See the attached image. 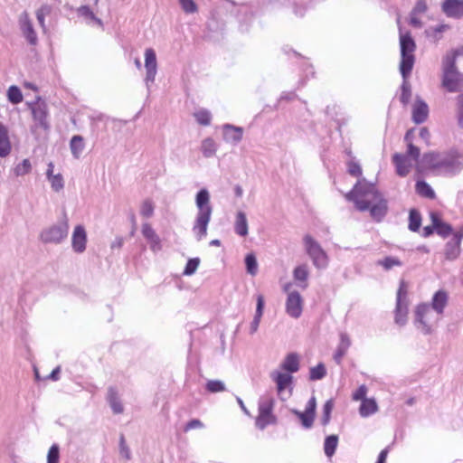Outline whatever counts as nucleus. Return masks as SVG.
<instances>
[{
    "label": "nucleus",
    "mask_w": 463,
    "mask_h": 463,
    "mask_svg": "<svg viewBox=\"0 0 463 463\" xmlns=\"http://www.w3.org/2000/svg\"><path fill=\"white\" fill-rule=\"evenodd\" d=\"M435 231L438 235H439L442 238H447L449 235L453 236V227L449 222H446L444 221L439 222L437 226H435Z\"/></svg>",
    "instance_id": "42"
},
{
    "label": "nucleus",
    "mask_w": 463,
    "mask_h": 463,
    "mask_svg": "<svg viewBox=\"0 0 463 463\" xmlns=\"http://www.w3.org/2000/svg\"><path fill=\"white\" fill-rule=\"evenodd\" d=\"M200 261H201L200 258H198V257L189 259L185 264L184 269L183 275H184V276L194 275L200 265Z\"/></svg>",
    "instance_id": "45"
},
{
    "label": "nucleus",
    "mask_w": 463,
    "mask_h": 463,
    "mask_svg": "<svg viewBox=\"0 0 463 463\" xmlns=\"http://www.w3.org/2000/svg\"><path fill=\"white\" fill-rule=\"evenodd\" d=\"M179 3L186 14H193L197 11V5L194 0H179Z\"/></svg>",
    "instance_id": "56"
},
{
    "label": "nucleus",
    "mask_w": 463,
    "mask_h": 463,
    "mask_svg": "<svg viewBox=\"0 0 463 463\" xmlns=\"http://www.w3.org/2000/svg\"><path fill=\"white\" fill-rule=\"evenodd\" d=\"M448 301V293L443 289H439L434 293L430 304H419L415 309V326L424 335H430L432 333V325L430 324V317L431 309L440 316L443 314Z\"/></svg>",
    "instance_id": "1"
},
{
    "label": "nucleus",
    "mask_w": 463,
    "mask_h": 463,
    "mask_svg": "<svg viewBox=\"0 0 463 463\" xmlns=\"http://www.w3.org/2000/svg\"><path fill=\"white\" fill-rule=\"evenodd\" d=\"M243 128L226 123L222 126L223 140L233 146H237L243 137Z\"/></svg>",
    "instance_id": "18"
},
{
    "label": "nucleus",
    "mask_w": 463,
    "mask_h": 463,
    "mask_svg": "<svg viewBox=\"0 0 463 463\" xmlns=\"http://www.w3.org/2000/svg\"><path fill=\"white\" fill-rule=\"evenodd\" d=\"M78 14L86 19H90L96 22L98 24L102 25V21L95 15L89 5H81L78 9Z\"/></svg>",
    "instance_id": "46"
},
{
    "label": "nucleus",
    "mask_w": 463,
    "mask_h": 463,
    "mask_svg": "<svg viewBox=\"0 0 463 463\" xmlns=\"http://www.w3.org/2000/svg\"><path fill=\"white\" fill-rule=\"evenodd\" d=\"M463 240V228L456 231L449 241H448L443 249L444 259L447 261L456 260L461 253V241Z\"/></svg>",
    "instance_id": "14"
},
{
    "label": "nucleus",
    "mask_w": 463,
    "mask_h": 463,
    "mask_svg": "<svg viewBox=\"0 0 463 463\" xmlns=\"http://www.w3.org/2000/svg\"><path fill=\"white\" fill-rule=\"evenodd\" d=\"M366 393H367V387L364 384L360 385L353 393V396H352L353 400L361 401V402H362L364 399H367Z\"/></svg>",
    "instance_id": "58"
},
{
    "label": "nucleus",
    "mask_w": 463,
    "mask_h": 463,
    "mask_svg": "<svg viewBox=\"0 0 463 463\" xmlns=\"http://www.w3.org/2000/svg\"><path fill=\"white\" fill-rule=\"evenodd\" d=\"M326 375V368L323 363H318L316 366L309 369V380L319 381Z\"/></svg>",
    "instance_id": "38"
},
{
    "label": "nucleus",
    "mask_w": 463,
    "mask_h": 463,
    "mask_svg": "<svg viewBox=\"0 0 463 463\" xmlns=\"http://www.w3.org/2000/svg\"><path fill=\"white\" fill-rule=\"evenodd\" d=\"M441 10L447 17L460 19L463 17V0H444Z\"/></svg>",
    "instance_id": "19"
},
{
    "label": "nucleus",
    "mask_w": 463,
    "mask_h": 463,
    "mask_svg": "<svg viewBox=\"0 0 463 463\" xmlns=\"http://www.w3.org/2000/svg\"><path fill=\"white\" fill-rule=\"evenodd\" d=\"M420 137L425 141L427 146L430 145V133L426 127H422L419 133Z\"/></svg>",
    "instance_id": "61"
},
{
    "label": "nucleus",
    "mask_w": 463,
    "mask_h": 463,
    "mask_svg": "<svg viewBox=\"0 0 463 463\" xmlns=\"http://www.w3.org/2000/svg\"><path fill=\"white\" fill-rule=\"evenodd\" d=\"M85 147L84 138L80 135H75L70 141V149L74 158L79 159Z\"/></svg>",
    "instance_id": "31"
},
{
    "label": "nucleus",
    "mask_w": 463,
    "mask_h": 463,
    "mask_svg": "<svg viewBox=\"0 0 463 463\" xmlns=\"http://www.w3.org/2000/svg\"><path fill=\"white\" fill-rule=\"evenodd\" d=\"M48 181L51 183V187L54 192L58 193L64 187V180L61 174L55 175Z\"/></svg>",
    "instance_id": "51"
},
{
    "label": "nucleus",
    "mask_w": 463,
    "mask_h": 463,
    "mask_svg": "<svg viewBox=\"0 0 463 463\" xmlns=\"http://www.w3.org/2000/svg\"><path fill=\"white\" fill-rule=\"evenodd\" d=\"M305 250L311 259L313 265L318 269H324L328 266V256L321 245L309 234L303 238Z\"/></svg>",
    "instance_id": "6"
},
{
    "label": "nucleus",
    "mask_w": 463,
    "mask_h": 463,
    "mask_svg": "<svg viewBox=\"0 0 463 463\" xmlns=\"http://www.w3.org/2000/svg\"><path fill=\"white\" fill-rule=\"evenodd\" d=\"M256 300H257L256 311H255V315L250 323V335H253L254 333L257 332L259 326H260V319L263 315L264 307H265V299H264L263 295H261V294L257 295Z\"/></svg>",
    "instance_id": "25"
},
{
    "label": "nucleus",
    "mask_w": 463,
    "mask_h": 463,
    "mask_svg": "<svg viewBox=\"0 0 463 463\" xmlns=\"http://www.w3.org/2000/svg\"><path fill=\"white\" fill-rule=\"evenodd\" d=\"M354 205L360 212L369 211L371 217L377 222H382L388 213V202L381 193L373 192L370 202L354 200Z\"/></svg>",
    "instance_id": "4"
},
{
    "label": "nucleus",
    "mask_w": 463,
    "mask_h": 463,
    "mask_svg": "<svg viewBox=\"0 0 463 463\" xmlns=\"http://www.w3.org/2000/svg\"><path fill=\"white\" fill-rule=\"evenodd\" d=\"M195 204L198 209L193 226L197 241H201L207 234V227L211 221L213 206L210 203V193L206 188H201L195 195Z\"/></svg>",
    "instance_id": "2"
},
{
    "label": "nucleus",
    "mask_w": 463,
    "mask_h": 463,
    "mask_svg": "<svg viewBox=\"0 0 463 463\" xmlns=\"http://www.w3.org/2000/svg\"><path fill=\"white\" fill-rule=\"evenodd\" d=\"M408 290L404 279L400 281L399 288L396 294V305L394 309V322L400 326H403L408 319Z\"/></svg>",
    "instance_id": "8"
},
{
    "label": "nucleus",
    "mask_w": 463,
    "mask_h": 463,
    "mask_svg": "<svg viewBox=\"0 0 463 463\" xmlns=\"http://www.w3.org/2000/svg\"><path fill=\"white\" fill-rule=\"evenodd\" d=\"M416 193L428 199H434L436 194L432 187L424 180H419L415 184Z\"/></svg>",
    "instance_id": "35"
},
{
    "label": "nucleus",
    "mask_w": 463,
    "mask_h": 463,
    "mask_svg": "<svg viewBox=\"0 0 463 463\" xmlns=\"http://www.w3.org/2000/svg\"><path fill=\"white\" fill-rule=\"evenodd\" d=\"M334 408V401L332 399L327 400L322 409V416L320 418V423L322 426L329 424L331 420V413Z\"/></svg>",
    "instance_id": "40"
},
{
    "label": "nucleus",
    "mask_w": 463,
    "mask_h": 463,
    "mask_svg": "<svg viewBox=\"0 0 463 463\" xmlns=\"http://www.w3.org/2000/svg\"><path fill=\"white\" fill-rule=\"evenodd\" d=\"M378 411V404L373 398L364 399L359 407V413L362 417H369Z\"/></svg>",
    "instance_id": "32"
},
{
    "label": "nucleus",
    "mask_w": 463,
    "mask_h": 463,
    "mask_svg": "<svg viewBox=\"0 0 463 463\" xmlns=\"http://www.w3.org/2000/svg\"><path fill=\"white\" fill-rule=\"evenodd\" d=\"M141 232L144 238L146 240L149 244L150 250L154 253H157L163 249L162 241L160 237L156 234V231L153 229L151 224L148 222H145L142 224Z\"/></svg>",
    "instance_id": "17"
},
{
    "label": "nucleus",
    "mask_w": 463,
    "mask_h": 463,
    "mask_svg": "<svg viewBox=\"0 0 463 463\" xmlns=\"http://www.w3.org/2000/svg\"><path fill=\"white\" fill-rule=\"evenodd\" d=\"M376 265L383 267L385 270H390L395 266L401 267L402 262L397 257L386 256L383 260H378Z\"/></svg>",
    "instance_id": "41"
},
{
    "label": "nucleus",
    "mask_w": 463,
    "mask_h": 463,
    "mask_svg": "<svg viewBox=\"0 0 463 463\" xmlns=\"http://www.w3.org/2000/svg\"><path fill=\"white\" fill-rule=\"evenodd\" d=\"M245 268L247 273L255 276L258 272V261L253 252L248 253L244 259Z\"/></svg>",
    "instance_id": "39"
},
{
    "label": "nucleus",
    "mask_w": 463,
    "mask_h": 463,
    "mask_svg": "<svg viewBox=\"0 0 463 463\" xmlns=\"http://www.w3.org/2000/svg\"><path fill=\"white\" fill-rule=\"evenodd\" d=\"M234 230L241 237L248 235V222L245 213L241 211L237 213Z\"/></svg>",
    "instance_id": "34"
},
{
    "label": "nucleus",
    "mask_w": 463,
    "mask_h": 463,
    "mask_svg": "<svg viewBox=\"0 0 463 463\" xmlns=\"http://www.w3.org/2000/svg\"><path fill=\"white\" fill-rule=\"evenodd\" d=\"M409 224L408 229L412 232H418L421 226L422 217L420 211L416 208H411L409 211Z\"/></svg>",
    "instance_id": "33"
},
{
    "label": "nucleus",
    "mask_w": 463,
    "mask_h": 463,
    "mask_svg": "<svg viewBox=\"0 0 463 463\" xmlns=\"http://www.w3.org/2000/svg\"><path fill=\"white\" fill-rule=\"evenodd\" d=\"M145 83L146 85L147 90H149L150 84L155 81L156 75L157 72L156 54L155 50L152 48H147L145 52Z\"/></svg>",
    "instance_id": "15"
},
{
    "label": "nucleus",
    "mask_w": 463,
    "mask_h": 463,
    "mask_svg": "<svg viewBox=\"0 0 463 463\" xmlns=\"http://www.w3.org/2000/svg\"><path fill=\"white\" fill-rule=\"evenodd\" d=\"M271 379L275 382L277 386V391L281 392L286 388L290 386L293 382V376L288 373H281L279 371H274L271 373Z\"/></svg>",
    "instance_id": "26"
},
{
    "label": "nucleus",
    "mask_w": 463,
    "mask_h": 463,
    "mask_svg": "<svg viewBox=\"0 0 463 463\" xmlns=\"http://www.w3.org/2000/svg\"><path fill=\"white\" fill-rule=\"evenodd\" d=\"M416 50V43L410 31L402 33L400 28V52L401 61L399 70H403L406 73L407 71H412L415 63L414 52Z\"/></svg>",
    "instance_id": "5"
},
{
    "label": "nucleus",
    "mask_w": 463,
    "mask_h": 463,
    "mask_svg": "<svg viewBox=\"0 0 463 463\" xmlns=\"http://www.w3.org/2000/svg\"><path fill=\"white\" fill-rule=\"evenodd\" d=\"M29 172V159L25 158L22 164L15 166L14 173L16 176L24 175Z\"/></svg>",
    "instance_id": "57"
},
{
    "label": "nucleus",
    "mask_w": 463,
    "mask_h": 463,
    "mask_svg": "<svg viewBox=\"0 0 463 463\" xmlns=\"http://www.w3.org/2000/svg\"><path fill=\"white\" fill-rule=\"evenodd\" d=\"M8 100L13 104H18L23 100V94L17 86H11L7 90Z\"/></svg>",
    "instance_id": "44"
},
{
    "label": "nucleus",
    "mask_w": 463,
    "mask_h": 463,
    "mask_svg": "<svg viewBox=\"0 0 463 463\" xmlns=\"http://www.w3.org/2000/svg\"><path fill=\"white\" fill-rule=\"evenodd\" d=\"M19 24L24 38L29 41V18L26 11L21 14Z\"/></svg>",
    "instance_id": "53"
},
{
    "label": "nucleus",
    "mask_w": 463,
    "mask_h": 463,
    "mask_svg": "<svg viewBox=\"0 0 463 463\" xmlns=\"http://www.w3.org/2000/svg\"><path fill=\"white\" fill-rule=\"evenodd\" d=\"M404 155L407 156L408 158H411L413 161L420 163V150L413 143H410L407 146V151H406V153Z\"/></svg>",
    "instance_id": "49"
},
{
    "label": "nucleus",
    "mask_w": 463,
    "mask_h": 463,
    "mask_svg": "<svg viewBox=\"0 0 463 463\" xmlns=\"http://www.w3.org/2000/svg\"><path fill=\"white\" fill-rule=\"evenodd\" d=\"M347 172L354 177H360L363 174L360 164L355 161H349L347 163Z\"/></svg>",
    "instance_id": "54"
},
{
    "label": "nucleus",
    "mask_w": 463,
    "mask_h": 463,
    "mask_svg": "<svg viewBox=\"0 0 463 463\" xmlns=\"http://www.w3.org/2000/svg\"><path fill=\"white\" fill-rule=\"evenodd\" d=\"M439 169L452 176L458 175L463 170V155L456 149L443 152Z\"/></svg>",
    "instance_id": "11"
},
{
    "label": "nucleus",
    "mask_w": 463,
    "mask_h": 463,
    "mask_svg": "<svg viewBox=\"0 0 463 463\" xmlns=\"http://www.w3.org/2000/svg\"><path fill=\"white\" fill-rule=\"evenodd\" d=\"M428 6L425 0H418L411 11V14H423L427 11Z\"/></svg>",
    "instance_id": "59"
},
{
    "label": "nucleus",
    "mask_w": 463,
    "mask_h": 463,
    "mask_svg": "<svg viewBox=\"0 0 463 463\" xmlns=\"http://www.w3.org/2000/svg\"><path fill=\"white\" fill-rule=\"evenodd\" d=\"M60 373H61V367L57 366L51 372L50 374H48L46 377H44V380L58 381L60 379Z\"/></svg>",
    "instance_id": "64"
},
{
    "label": "nucleus",
    "mask_w": 463,
    "mask_h": 463,
    "mask_svg": "<svg viewBox=\"0 0 463 463\" xmlns=\"http://www.w3.org/2000/svg\"><path fill=\"white\" fill-rule=\"evenodd\" d=\"M195 120L202 126H208L212 120V114L209 110L202 109L194 113Z\"/></svg>",
    "instance_id": "43"
},
{
    "label": "nucleus",
    "mask_w": 463,
    "mask_h": 463,
    "mask_svg": "<svg viewBox=\"0 0 463 463\" xmlns=\"http://www.w3.org/2000/svg\"><path fill=\"white\" fill-rule=\"evenodd\" d=\"M457 118L460 128H463V93L457 97Z\"/></svg>",
    "instance_id": "55"
},
{
    "label": "nucleus",
    "mask_w": 463,
    "mask_h": 463,
    "mask_svg": "<svg viewBox=\"0 0 463 463\" xmlns=\"http://www.w3.org/2000/svg\"><path fill=\"white\" fill-rule=\"evenodd\" d=\"M303 298L299 292L294 290L290 292L286 300V312L293 318H298L303 311Z\"/></svg>",
    "instance_id": "16"
},
{
    "label": "nucleus",
    "mask_w": 463,
    "mask_h": 463,
    "mask_svg": "<svg viewBox=\"0 0 463 463\" xmlns=\"http://www.w3.org/2000/svg\"><path fill=\"white\" fill-rule=\"evenodd\" d=\"M119 453L125 459H131L130 449L127 445L125 436L122 433L119 436Z\"/></svg>",
    "instance_id": "52"
},
{
    "label": "nucleus",
    "mask_w": 463,
    "mask_h": 463,
    "mask_svg": "<svg viewBox=\"0 0 463 463\" xmlns=\"http://www.w3.org/2000/svg\"><path fill=\"white\" fill-rule=\"evenodd\" d=\"M60 447L58 444H52L47 454V463H59Z\"/></svg>",
    "instance_id": "50"
},
{
    "label": "nucleus",
    "mask_w": 463,
    "mask_h": 463,
    "mask_svg": "<svg viewBox=\"0 0 463 463\" xmlns=\"http://www.w3.org/2000/svg\"><path fill=\"white\" fill-rule=\"evenodd\" d=\"M347 350L345 349H343L341 346H337V349L334 354V360L335 361V363L337 364H339L342 361V358L345 356V354H346Z\"/></svg>",
    "instance_id": "63"
},
{
    "label": "nucleus",
    "mask_w": 463,
    "mask_h": 463,
    "mask_svg": "<svg viewBox=\"0 0 463 463\" xmlns=\"http://www.w3.org/2000/svg\"><path fill=\"white\" fill-rule=\"evenodd\" d=\"M373 192L380 193L374 184L367 183L365 179L358 180L352 190L345 194V198L354 203V200L370 202L373 199Z\"/></svg>",
    "instance_id": "12"
},
{
    "label": "nucleus",
    "mask_w": 463,
    "mask_h": 463,
    "mask_svg": "<svg viewBox=\"0 0 463 463\" xmlns=\"http://www.w3.org/2000/svg\"><path fill=\"white\" fill-rule=\"evenodd\" d=\"M107 401L115 414H120L124 411L123 404L118 397V390L114 386L108 389Z\"/></svg>",
    "instance_id": "27"
},
{
    "label": "nucleus",
    "mask_w": 463,
    "mask_h": 463,
    "mask_svg": "<svg viewBox=\"0 0 463 463\" xmlns=\"http://www.w3.org/2000/svg\"><path fill=\"white\" fill-rule=\"evenodd\" d=\"M338 444V436L332 434L326 436L324 441V452L326 457H332L336 450Z\"/></svg>",
    "instance_id": "36"
},
{
    "label": "nucleus",
    "mask_w": 463,
    "mask_h": 463,
    "mask_svg": "<svg viewBox=\"0 0 463 463\" xmlns=\"http://www.w3.org/2000/svg\"><path fill=\"white\" fill-rule=\"evenodd\" d=\"M155 211V205L150 199L145 200L140 208V214L145 218H150L153 216Z\"/></svg>",
    "instance_id": "48"
},
{
    "label": "nucleus",
    "mask_w": 463,
    "mask_h": 463,
    "mask_svg": "<svg viewBox=\"0 0 463 463\" xmlns=\"http://www.w3.org/2000/svg\"><path fill=\"white\" fill-rule=\"evenodd\" d=\"M87 233L84 226L79 224L74 228L71 237V247L76 253H82L86 250Z\"/></svg>",
    "instance_id": "20"
},
{
    "label": "nucleus",
    "mask_w": 463,
    "mask_h": 463,
    "mask_svg": "<svg viewBox=\"0 0 463 463\" xmlns=\"http://www.w3.org/2000/svg\"><path fill=\"white\" fill-rule=\"evenodd\" d=\"M317 411V400L315 396H312L307 402L304 411L298 409H291L290 412L297 416L300 420L301 426L306 429H311L314 424Z\"/></svg>",
    "instance_id": "13"
},
{
    "label": "nucleus",
    "mask_w": 463,
    "mask_h": 463,
    "mask_svg": "<svg viewBox=\"0 0 463 463\" xmlns=\"http://www.w3.org/2000/svg\"><path fill=\"white\" fill-rule=\"evenodd\" d=\"M31 115L35 122L37 128H42L45 133H48L51 128L48 120L49 111L46 100L40 96H36L34 101H31Z\"/></svg>",
    "instance_id": "9"
},
{
    "label": "nucleus",
    "mask_w": 463,
    "mask_h": 463,
    "mask_svg": "<svg viewBox=\"0 0 463 463\" xmlns=\"http://www.w3.org/2000/svg\"><path fill=\"white\" fill-rule=\"evenodd\" d=\"M201 151L206 158L215 156L217 151V145L215 141L211 137L203 139L201 146Z\"/></svg>",
    "instance_id": "37"
},
{
    "label": "nucleus",
    "mask_w": 463,
    "mask_h": 463,
    "mask_svg": "<svg viewBox=\"0 0 463 463\" xmlns=\"http://www.w3.org/2000/svg\"><path fill=\"white\" fill-rule=\"evenodd\" d=\"M69 233V224L66 215L60 222L44 229L41 232V240L44 243L59 244L67 238Z\"/></svg>",
    "instance_id": "10"
},
{
    "label": "nucleus",
    "mask_w": 463,
    "mask_h": 463,
    "mask_svg": "<svg viewBox=\"0 0 463 463\" xmlns=\"http://www.w3.org/2000/svg\"><path fill=\"white\" fill-rule=\"evenodd\" d=\"M442 153L437 151H430L424 153L420 160V165L427 169H439Z\"/></svg>",
    "instance_id": "22"
},
{
    "label": "nucleus",
    "mask_w": 463,
    "mask_h": 463,
    "mask_svg": "<svg viewBox=\"0 0 463 463\" xmlns=\"http://www.w3.org/2000/svg\"><path fill=\"white\" fill-rule=\"evenodd\" d=\"M203 426V424L200 420L193 419L185 424L184 430L188 431L193 429L202 428Z\"/></svg>",
    "instance_id": "60"
},
{
    "label": "nucleus",
    "mask_w": 463,
    "mask_h": 463,
    "mask_svg": "<svg viewBox=\"0 0 463 463\" xmlns=\"http://www.w3.org/2000/svg\"><path fill=\"white\" fill-rule=\"evenodd\" d=\"M456 58L457 54L452 53L446 55L443 60L442 86L450 93L459 90V85L462 80V75L456 66Z\"/></svg>",
    "instance_id": "3"
},
{
    "label": "nucleus",
    "mask_w": 463,
    "mask_h": 463,
    "mask_svg": "<svg viewBox=\"0 0 463 463\" xmlns=\"http://www.w3.org/2000/svg\"><path fill=\"white\" fill-rule=\"evenodd\" d=\"M399 71L402 78V83L401 85V95L399 99L403 106H407L410 103L411 98V86L408 79L411 76L412 71H407L406 73L403 71V70Z\"/></svg>",
    "instance_id": "23"
},
{
    "label": "nucleus",
    "mask_w": 463,
    "mask_h": 463,
    "mask_svg": "<svg viewBox=\"0 0 463 463\" xmlns=\"http://www.w3.org/2000/svg\"><path fill=\"white\" fill-rule=\"evenodd\" d=\"M351 345V340L347 334L342 333L340 335V344L339 346H341L343 349L347 350Z\"/></svg>",
    "instance_id": "62"
},
{
    "label": "nucleus",
    "mask_w": 463,
    "mask_h": 463,
    "mask_svg": "<svg viewBox=\"0 0 463 463\" xmlns=\"http://www.w3.org/2000/svg\"><path fill=\"white\" fill-rule=\"evenodd\" d=\"M429 116V106L420 97H417L415 103L412 107V121L415 124H421L425 122Z\"/></svg>",
    "instance_id": "21"
},
{
    "label": "nucleus",
    "mask_w": 463,
    "mask_h": 463,
    "mask_svg": "<svg viewBox=\"0 0 463 463\" xmlns=\"http://www.w3.org/2000/svg\"><path fill=\"white\" fill-rule=\"evenodd\" d=\"M392 163L395 165L399 176L404 177L410 173L411 164L404 154L395 153L392 156Z\"/></svg>",
    "instance_id": "24"
},
{
    "label": "nucleus",
    "mask_w": 463,
    "mask_h": 463,
    "mask_svg": "<svg viewBox=\"0 0 463 463\" xmlns=\"http://www.w3.org/2000/svg\"><path fill=\"white\" fill-rule=\"evenodd\" d=\"M11 144L9 141L8 129L0 122V157H5L10 154Z\"/></svg>",
    "instance_id": "30"
},
{
    "label": "nucleus",
    "mask_w": 463,
    "mask_h": 463,
    "mask_svg": "<svg viewBox=\"0 0 463 463\" xmlns=\"http://www.w3.org/2000/svg\"><path fill=\"white\" fill-rule=\"evenodd\" d=\"M282 370L288 373H294L299 370V356L297 353H289L280 364Z\"/></svg>",
    "instance_id": "28"
},
{
    "label": "nucleus",
    "mask_w": 463,
    "mask_h": 463,
    "mask_svg": "<svg viewBox=\"0 0 463 463\" xmlns=\"http://www.w3.org/2000/svg\"><path fill=\"white\" fill-rule=\"evenodd\" d=\"M308 275H309L308 269H307V265H305V264L298 265L293 269V278H294L295 281L298 282V286L303 289H306L308 286V284H307Z\"/></svg>",
    "instance_id": "29"
},
{
    "label": "nucleus",
    "mask_w": 463,
    "mask_h": 463,
    "mask_svg": "<svg viewBox=\"0 0 463 463\" xmlns=\"http://www.w3.org/2000/svg\"><path fill=\"white\" fill-rule=\"evenodd\" d=\"M205 389L211 393H216L225 391V384L221 380H209L206 383Z\"/></svg>",
    "instance_id": "47"
},
{
    "label": "nucleus",
    "mask_w": 463,
    "mask_h": 463,
    "mask_svg": "<svg viewBox=\"0 0 463 463\" xmlns=\"http://www.w3.org/2000/svg\"><path fill=\"white\" fill-rule=\"evenodd\" d=\"M274 405L275 400L272 397L260 399L258 404L259 414L255 420V425L259 430H263L269 425L277 423L278 418L273 413Z\"/></svg>",
    "instance_id": "7"
}]
</instances>
